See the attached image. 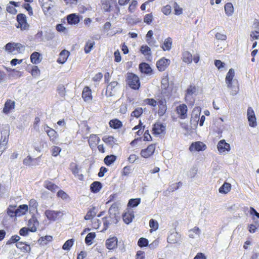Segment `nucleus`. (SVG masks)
<instances>
[{"instance_id": "f257e3e1", "label": "nucleus", "mask_w": 259, "mask_h": 259, "mask_svg": "<svg viewBox=\"0 0 259 259\" xmlns=\"http://www.w3.org/2000/svg\"><path fill=\"white\" fill-rule=\"evenodd\" d=\"M235 76V71L233 69H229L227 73L225 81L227 88L230 90V94L233 95H236L239 91V86L237 81L233 80Z\"/></svg>"}, {"instance_id": "f03ea898", "label": "nucleus", "mask_w": 259, "mask_h": 259, "mask_svg": "<svg viewBox=\"0 0 259 259\" xmlns=\"http://www.w3.org/2000/svg\"><path fill=\"white\" fill-rule=\"evenodd\" d=\"M39 223L35 218H32L28 221V226L29 228L23 227L19 231V234L22 236H26L29 231L35 232L37 230V227Z\"/></svg>"}, {"instance_id": "7ed1b4c3", "label": "nucleus", "mask_w": 259, "mask_h": 259, "mask_svg": "<svg viewBox=\"0 0 259 259\" xmlns=\"http://www.w3.org/2000/svg\"><path fill=\"white\" fill-rule=\"evenodd\" d=\"M126 81L129 87L134 90H137L140 87L139 77L133 73L127 74Z\"/></svg>"}, {"instance_id": "20e7f679", "label": "nucleus", "mask_w": 259, "mask_h": 259, "mask_svg": "<svg viewBox=\"0 0 259 259\" xmlns=\"http://www.w3.org/2000/svg\"><path fill=\"white\" fill-rule=\"evenodd\" d=\"M64 215L62 210H54L47 209L45 212V215L47 219L51 222H55L61 218Z\"/></svg>"}, {"instance_id": "39448f33", "label": "nucleus", "mask_w": 259, "mask_h": 259, "mask_svg": "<svg viewBox=\"0 0 259 259\" xmlns=\"http://www.w3.org/2000/svg\"><path fill=\"white\" fill-rule=\"evenodd\" d=\"M197 89L195 86L190 85L186 91L185 99L186 102L191 106H193L194 100L193 96L196 95Z\"/></svg>"}, {"instance_id": "423d86ee", "label": "nucleus", "mask_w": 259, "mask_h": 259, "mask_svg": "<svg viewBox=\"0 0 259 259\" xmlns=\"http://www.w3.org/2000/svg\"><path fill=\"white\" fill-rule=\"evenodd\" d=\"M17 21L18 23L17 28H20L22 30L29 29V25L27 22L26 16L24 14H19L17 16Z\"/></svg>"}, {"instance_id": "0eeeda50", "label": "nucleus", "mask_w": 259, "mask_h": 259, "mask_svg": "<svg viewBox=\"0 0 259 259\" xmlns=\"http://www.w3.org/2000/svg\"><path fill=\"white\" fill-rule=\"evenodd\" d=\"M118 88V83L117 81H112L109 83L105 92V96L107 97H111L115 95Z\"/></svg>"}, {"instance_id": "6e6552de", "label": "nucleus", "mask_w": 259, "mask_h": 259, "mask_svg": "<svg viewBox=\"0 0 259 259\" xmlns=\"http://www.w3.org/2000/svg\"><path fill=\"white\" fill-rule=\"evenodd\" d=\"M44 13L45 15L51 13L52 9L54 7V3L51 0H38Z\"/></svg>"}, {"instance_id": "1a4fd4ad", "label": "nucleus", "mask_w": 259, "mask_h": 259, "mask_svg": "<svg viewBox=\"0 0 259 259\" xmlns=\"http://www.w3.org/2000/svg\"><path fill=\"white\" fill-rule=\"evenodd\" d=\"M157 100V104L159 107L158 113L159 116H162L167 110L166 100L164 97H159Z\"/></svg>"}, {"instance_id": "9d476101", "label": "nucleus", "mask_w": 259, "mask_h": 259, "mask_svg": "<svg viewBox=\"0 0 259 259\" xmlns=\"http://www.w3.org/2000/svg\"><path fill=\"white\" fill-rule=\"evenodd\" d=\"M217 148L219 153L222 154L230 150V145L225 140H221L217 145Z\"/></svg>"}, {"instance_id": "9b49d317", "label": "nucleus", "mask_w": 259, "mask_h": 259, "mask_svg": "<svg viewBox=\"0 0 259 259\" xmlns=\"http://www.w3.org/2000/svg\"><path fill=\"white\" fill-rule=\"evenodd\" d=\"M170 62L169 59L165 58H162L159 60L156 63V66L157 69L160 71H164L166 68L168 66Z\"/></svg>"}, {"instance_id": "f8f14e48", "label": "nucleus", "mask_w": 259, "mask_h": 259, "mask_svg": "<svg viewBox=\"0 0 259 259\" xmlns=\"http://www.w3.org/2000/svg\"><path fill=\"white\" fill-rule=\"evenodd\" d=\"M155 150V145L151 144L146 149L142 150L140 154L143 157L147 158L153 155Z\"/></svg>"}, {"instance_id": "ddd939ff", "label": "nucleus", "mask_w": 259, "mask_h": 259, "mask_svg": "<svg viewBox=\"0 0 259 259\" xmlns=\"http://www.w3.org/2000/svg\"><path fill=\"white\" fill-rule=\"evenodd\" d=\"M20 5L19 2H15L14 1H10L9 3L7 5L6 10L7 12L11 14H16L17 13V10L15 7H18Z\"/></svg>"}, {"instance_id": "4468645a", "label": "nucleus", "mask_w": 259, "mask_h": 259, "mask_svg": "<svg viewBox=\"0 0 259 259\" xmlns=\"http://www.w3.org/2000/svg\"><path fill=\"white\" fill-rule=\"evenodd\" d=\"M15 103L11 100H8L5 103V106L3 110L4 113L6 114H9L10 111L14 109Z\"/></svg>"}, {"instance_id": "2eb2a0df", "label": "nucleus", "mask_w": 259, "mask_h": 259, "mask_svg": "<svg viewBox=\"0 0 259 259\" xmlns=\"http://www.w3.org/2000/svg\"><path fill=\"white\" fill-rule=\"evenodd\" d=\"M1 139L0 145L6 147V146L8 142L9 136V131L8 130H4L1 132Z\"/></svg>"}, {"instance_id": "dca6fc26", "label": "nucleus", "mask_w": 259, "mask_h": 259, "mask_svg": "<svg viewBox=\"0 0 259 259\" xmlns=\"http://www.w3.org/2000/svg\"><path fill=\"white\" fill-rule=\"evenodd\" d=\"M117 245V239L116 237H112L108 239L106 241V247L110 250L113 249Z\"/></svg>"}, {"instance_id": "f3484780", "label": "nucleus", "mask_w": 259, "mask_h": 259, "mask_svg": "<svg viewBox=\"0 0 259 259\" xmlns=\"http://www.w3.org/2000/svg\"><path fill=\"white\" fill-rule=\"evenodd\" d=\"M177 113L180 116L181 118L184 119L187 116V107L185 104L179 105L177 108Z\"/></svg>"}, {"instance_id": "a211bd4d", "label": "nucleus", "mask_w": 259, "mask_h": 259, "mask_svg": "<svg viewBox=\"0 0 259 259\" xmlns=\"http://www.w3.org/2000/svg\"><path fill=\"white\" fill-rule=\"evenodd\" d=\"M181 238V235L177 232L171 233L167 237V242L169 243L175 244L178 243Z\"/></svg>"}, {"instance_id": "6ab92c4d", "label": "nucleus", "mask_w": 259, "mask_h": 259, "mask_svg": "<svg viewBox=\"0 0 259 259\" xmlns=\"http://www.w3.org/2000/svg\"><path fill=\"white\" fill-rule=\"evenodd\" d=\"M165 126L161 123H155L153 125L152 131L155 135H160L164 132Z\"/></svg>"}, {"instance_id": "aec40b11", "label": "nucleus", "mask_w": 259, "mask_h": 259, "mask_svg": "<svg viewBox=\"0 0 259 259\" xmlns=\"http://www.w3.org/2000/svg\"><path fill=\"white\" fill-rule=\"evenodd\" d=\"M120 205L119 202H116L112 204L109 209L110 217H115L118 214V208Z\"/></svg>"}, {"instance_id": "412c9836", "label": "nucleus", "mask_w": 259, "mask_h": 259, "mask_svg": "<svg viewBox=\"0 0 259 259\" xmlns=\"http://www.w3.org/2000/svg\"><path fill=\"white\" fill-rule=\"evenodd\" d=\"M82 97L85 102L91 101L92 99L91 90L88 87L84 88L82 93Z\"/></svg>"}, {"instance_id": "4be33fe9", "label": "nucleus", "mask_w": 259, "mask_h": 259, "mask_svg": "<svg viewBox=\"0 0 259 259\" xmlns=\"http://www.w3.org/2000/svg\"><path fill=\"white\" fill-rule=\"evenodd\" d=\"M67 20L70 24H77L80 21L79 16L75 13L69 14L67 16Z\"/></svg>"}, {"instance_id": "5701e85b", "label": "nucleus", "mask_w": 259, "mask_h": 259, "mask_svg": "<svg viewBox=\"0 0 259 259\" xmlns=\"http://www.w3.org/2000/svg\"><path fill=\"white\" fill-rule=\"evenodd\" d=\"M100 138L96 135H91L88 140L89 145L91 148H93L99 143Z\"/></svg>"}, {"instance_id": "b1692460", "label": "nucleus", "mask_w": 259, "mask_h": 259, "mask_svg": "<svg viewBox=\"0 0 259 259\" xmlns=\"http://www.w3.org/2000/svg\"><path fill=\"white\" fill-rule=\"evenodd\" d=\"M47 134L50 138V140L53 144H57L58 138L57 133L52 128V130H49V131H47Z\"/></svg>"}, {"instance_id": "393cba45", "label": "nucleus", "mask_w": 259, "mask_h": 259, "mask_svg": "<svg viewBox=\"0 0 259 259\" xmlns=\"http://www.w3.org/2000/svg\"><path fill=\"white\" fill-rule=\"evenodd\" d=\"M206 146L203 143L200 142H197L191 144L190 147V150H195L199 151L201 150H204L205 149Z\"/></svg>"}, {"instance_id": "a878e982", "label": "nucleus", "mask_w": 259, "mask_h": 259, "mask_svg": "<svg viewBox=\"0 0 259 259\" xmlns=\"http://www.w3.org/2000/svg\"><path fill=\"white\" fill-rule=\"evenodd\" d=\"M201 113V108L199 107H196L192 112V120L198 123Z\"/></svg>"}, {"instance_id": "bb28decb", "label": "nucleus", "mask_w": 259, "mask_h": 259, "mask_svg": "<svg viewBox=\"0 0 259 259\" xmlns=\"http://www.w3.org/2000/svg\"><path fill=\"white\" fill-rule=\"evenodd\" d=\"M69 55V52L68 51L66 50L62 51L59 54L57 62L60 64L64 63L66 61Z\"/></svg>"}, {"instance_id": "cd10ccee", "label": "nucleus", "mask_w": 259, "mask_h": 259, "mask_svg": "<svg viewBox=\"0 0 259 259\" xmlns=\"http://www.w3.org/2000/svg\"><path fill=\"white\" fill-rule=\"evenodd\" d=\"M71 171L74 175L75 177H77L79 180H82L83 179V176L82 174L79 173V169L78 167V165L74 163H72L71 164Z\"/></svg>"}, {"instance_id": "c85d7f7f", "label": "nucleus", "mask_w": 259, "mask_h": 259, "mask_svg": "<svg viewBox=\"0 0 259 259\" xmlns=\"http://www.w3.org/2000/svg\"><path fill=\"white\" fill-rule=\"evenodd\" d=\"M98 209L96 207H93L90 208L84 216L85 220H90L92 219L97 214Z\"/></svg>"}, {"instance_id": "c756f323", "label": "nucleus", "mask_w": 259, "mask_h": 259, "mask_svg": "<svg viewBox=\"0 0 259 259\" xmlns=\"http://www.w3.org/2000/svg\"><path fill=\"white\" fill-rule=\"evenodd\" d=\"M139 69L141 72L148 74L152 72L150 65L146 63H142L139 65Z\"/></svg>"}, {"instance_id": "7c9ffc66", "label": "nucleus", "mask_w": 259, "mask_h": 259, "mask_svg": "<svg viewBox=\"0 0 259 259\" xmlns=\"http://www.w3.org/2000/svg\"><path fill=\"white\" fill-rule=\"evenodd\" d=\"M102 187L101 183L98 181L94 182L90 186L91 191L94 193L99 192Z\"/></svg>"}, {"instance_id": "2f4dec72", "label": "nucleus", "mask_w": 259, "mask_h": 259, "mask_svg": "<svg viewBox=\"0 0 259 259\" xmlns=\"http://www.w3.org/2000/svg\"><path fill=\"white\" fill-rule=\"evenodd\" d=\"M30 60L33 64H39L41 61L40 53L37 52H33L30 56Z\"/></svg>"}, {"instance_id": "473e14b6", "label": "nucleus", "mask_w": 259, "mask_h": 259, "mask_svg": "<svg viewBox=\"0 0 259 259\" xmlns=\"http://www.w3.org/2000/svg\"><path fill=\"white\" fill-rule=\"evenodd\" d=\"M28 210V206L26 204L20 205L16 208V215L17 217L22 216L26 213Z\"/></svg>"}, {"instance_id": "72a5a7b5", "label": "nucleus", "mask_w": 259, "mask_h": 259, "mask_svg": "<svg viewBox=\"0 0 259 259\" xmlns=\"http://www.w3.org/2000/svg\"><path fill=\"white\" fill-rule=\"evenodd\" d=\"M44 187L46 188L49 190H50L51 191L54 192L56 190H57L59 189V187L55 185V184L53 183L52 182L49 181H46L44 182Z\"/></svg>"}, {"instance_id": "f704fd0d", "label": "nucleus", "mask_w": 259, "mask_h": 259, "mask_svg": "<svg viewBox=\"0 0 259 259\" xmlns=\"http://www.w3.org/2000/svg\"><path fill=\"white\" fill-rule=\"evenodd\" d=\"M225 11L226 14L228 16H231L234 12V7L231 3H228L225 5Z\"/></svg>"}, {"instance_id": "c9c22d12", "label": "nucleus", "mask_w": 259, "mask_h": 259, "mask_svg": "<svg viewBox=\"0 0 259 259\" xmlns=\"http://www.w3.org/2000/svg\"><path fill=\"white\" fill-rule=\"evenodd\" d=\"M123 220L126 224H129L133 221L134 218V215L132 213L126 212L123 214Z\"/></svg>"}, {"instance_id": "e433bc0d", "label": "nucleus", "mask_w": 259, "mask_h": 259, "mask_svg": "<svg viewBox=\"0 0 259 259\" xmlns=\"http://www.w3.org/2000/svg\"><path fill=\"white\" fill-rule=\"evenodd\" d=\"M171 38L168 37L165 39L163 45L161 47L164 51H169L171 49Z\"/></svg>"}, {"instance_id": "4c0bfd02", "label": "nucleus", "mask_w": 259, "mask_h": 259, "mask_svg": "<svg viewBox=\"0 0 259 259\" xmlns=\"http://www.w3.org/2000/svg\"><path fill=\"white\" fill-rule=\"evenodd\" d=\"M16 246L18 248H19L24 251L28 252L30 250V247L29 245L22 242H17L16 244Z\"/></svg>"}, {"instance_id": "58836bf2", "label": "nucleus", "mask_w": 259, "mask_h": 259, "mask_svg": "<svg viewBox=\"0 0 259 259\" xmlns=\"http://www.w3.org/2000/svg\"><path fill=\"white\" fill-rule=\"evenodd\" d=\"M183 60L184 62L190 64L192 61V55L188 51H185L183 53Z\"/></svg>"}, {"instance_id": "ea45409f", "label": "nucleus", "mask_w": 259, "mask_h": 259, "mask_svg": "<svg viewBox=\"0 0 259 259\" xmlns=\"http://www.w3.org/2000/svg\"><path fill=\"white\" fill-rule=\"evenodd\" d=\"M200 230L198 227H195L189 231V236L191 238H195L196 236H199L200 234Z\"/></svg>"}, {"instance_id": "a19ab883", "label": "nucleus", "mask_w": 259, "mask_h": 259, "mask_svg": "<svg viewBox=\"0 0 259 259\" xmlns=\"http://www.w3.org/2000/svg\"><path fill=\"white\" fill-rule=\"evenodd\" d=\"M255 26L256 30L252 31L250 33V37L252 39H259V22H257L254 23Z\"/></svg>"}, {"instance_id": "79ce46f5", "label": "nucleus", "mask_w": 259, "mask_h": 259, "mask_svg": "<svg viewBox=\"0 0 259 259\" xmlns=\"http://www.w3.org/2000/svg\"><path fill=\"white\" fill-rule=\"evenodd\" d=\"M231 189V185L228 183H224V184L219 188V191L220 193L226 194Z\"/></svg>"}, {"instance_id": "37998d69", "label": "nucleus", "mask_w": 259, "mask_h": 259, "mask_svg": "<svg viewBox=\"0 0 259 259\" xmlns=\"http://www.w3.org/2000/svg\"><path fill=\"white\" fill-rule=\"evenodd\" d=\"M103 141L106 144H109L112 146L114 144H116V140H115L112 136H105L102 138Z\"/></svg>"}, {"instance_id": "c03bdc74", "label": "nucleus", "mask_w": 259, "mask_h": 259, "mask_svg": "<svg viewBox=\"0 0 259 259\" xmlns=\"http://www.w3.org/2000/svg\"><path fill=\"white\" fill-rule=\"evenodd\" d=\"M109 124L111 127L117 129L122 126V122L120 120L115 119L111 120L109 122Z\"/></svg>"}, {"instance_id": "a18cd8bd", "label": "nucleus", "mask_w": 259, "mask_h": 259, "mask_svg": "<svg viewBox=\"0 0 259 259\" xmlns=\"http://www.w3.org/2000/svg\"><path fill=\"white\" fill-rule=\"evenodd\" d=\"M116 159V157L114 155L106 156L104 158V162L107 165L112 164Z\"/></svg>"}, {"instance_id": "49530a36", "label": "nucleus", "mask_w": 259, "mask_h": 259, "mask_svg": "<svg viewBox=\"0 0 259 259\" xmlns=\"http://www.w3.org/2000/svg\"><path fill=\"white\" fill-rule=\"evenodd\" d=\"M141 202V198L130 199L128 202V206L135 207L138 206Z\"/></svg>"}, {"instance_id": "de8ad7c7", "label": "nucleus", "mask_w": 259, "mask_h": 259, "mask_svg": "<svg viewBox=\"0 0 259 259\" xmlns=\"http://www.w3.org/2000/svg\"><path fill=\"white\" fill-rule=\"evenodd\" d=\"M96 234L94 232L89 233L85 238V243L88 245H90L92 244V240L95 238Z\"/></svg>"}, {"instance_id": "09e8293b", "label": "nucleus", "mask_w": 259, "mask_h": 259, "mask_svg": "<svg viewBox=\"0 0 259 259\" xmlns=\"http://www.w3.org/2000/svg\"><path fill=\"white\" fill-rule=\"evenodd\" d=\"M140 51L142 54L144 56H149L151 55V51L150 48L146 46L143 45L141 47Z\"/></svg>"}, {"instance_id": "8fccbe9b", "label": "nucleus", "mask_w": 259, "mask_h": 259, "mask_svg": "<svg viewBox=\"0 0 259 259\" xmlns=\"http://www.w3.org/2000/svg\"><path fill=\"white\" fill-rule=\"evenodd\" d=\"M95 45V42L94 41L89 40L85 44L84 46V52L86 54L89 53L92 49H93L94 46Z\"/></svg>"}, {"instance_id": "3c124183", "label": "nucleus", "mask_w": 259, "mask_h": 259, "mask_svg": "<svg viewBox=\"0 0 259 259\" xmlns=\"http://www.w3.org/2000/svg\"><path fill=\"white\" fill-rule=\"evenodd\" d=\"M5 51L10 53H13L15 51V42H10L5 46Z\"/></svg>"}, {"instance_id": "603ef678", "label": "nucleus", "mask_w": 259, "mask_h": 259, "mask_svg": "<svg viewBox=\"0 0 259 259\" xmlns=\"http://www.w3.org/2000/svg\"><path fill=\"white\" fill-rule=\"evenodd\" d=\"M74 242L73 239H69L67 240L62 246L63 249L65 250H70V248L72 246Z\"/></svg>"}, {"instance_id": "864d4df0", "label": "nucleus", "mask_w": 259, "mask_h": 259, "mask_svg": "<svg viewBox=\"0 0 259 259\" xmlns=\"http://www.w3.org/2000/svg\"><path fill=\"white\" fill-rule=\"evenodd\" d=\"M8 214L11 218L14 217H17L16 215V206H10L7 209Z\"/></svg>"}, {"instance_id": "5fc2aeb1", "label": "nucleus", "mask_w": 259, "mask_h": 259, "mask_svg": "<svg viewBox=\"0 0 259 259\" xmlns=\"http://www.w3.org/2000/svg\"><path fill=\"white\" fill-rule=\"evenodd\" d=\"M20 239V237L19 236H18L17 235H13V236H11V237L10 238V239L9 240L7 241L6 244L9 245V244H11L14 243H17V242H19Z\"/></svg>"}, {"instance_id": "6e6d98bb", "label": "nucleus", "mask_w": 259, "mask_h": 259, "mask_svg": "<svg viewBox=\"0 0 259 259\" xmlns=\"http://www.w3.org/2000/svg\"><path fill=\"white\" fill-rule=\"evenodd\" d=\"M143 113V109L141 107L136 108L131 113V116L135 117L136 118L139 117Z\"/></svg>"}, {"instance_id": "4d7b16f0", "label": "nucleus", "mask_w": 259, "mask_h": 259, "mask_svg": "<svg viewBox=\"0 0 259 259\" xmlns=\"http://www.w3.org/2000/svg\"><path fill=\"white\" fill-rule=\"evenodd\" d=\"M35 159L31 158L30 156H28L23 160V164L27 166H32L34 164L33 162L35 160Z\"/></svg>"}, {"instance_id": "13d9d810", "label": "nucleus", "mask_w": 259, "mask_h": 259, "mask_svg": "<svg viewBox=\"0 0 259 259\" xmlns=\"http://www.w3.org/2000/svg\"><path fill=\"white\" fill-rule=\"evenodd\" d=\"M174 11H175V14L176 15H180L182 14L183 13V10L179 6V5L177 4V3L175 2L174 3Z\"/></svg>"}, {"instance_id": "bf43d9fd", "label": "nucleus", "mask_w": 259, "mask_h": 259, "mask_svg": "<svg viewBox=\"0 0 259 259\" xmlns=\"http://www.w3.org/2000/svg\"><path fill=\"white\" fill-rule=\"evenodd\" d=\"M138 245L141 247L147 246L148 245V240L145 238L141 237L138 241Z\"/></svg>"}, {"instance_id": "052dcab7", "label": "nucleus", "mask_w": 259, "mask_h": 259, "mask_svg": "<svg viewBox=\"0 0 259 259\" xmlns=\"http://www.w3.org/2000/svg\"><path fill=\"white\" fill-rule=\"evenodd\" d=\"M15 51H17V53H22L25 50L24 46L22 45L20 43L15 42Z\"/></svg>"}, {"instance_id": "680f3d73", "label": "nucleus", "mask_w": 259, "mask_h": 259, "mask_svg": "<svg viewBox=\"0 0 259 259\" xmlns=\"http://www.w3.org/2000/svg\"><path fill=\"white\" fill-rule=\"evenodd\" d=\"M197 171H198L197 168L196 166H193L191 168V169L188 171V176L189 177L193 178L195 177V176L197 174Z\"/></svg>"}, {"instance_id": "e2e57ef3", "label": "nucleus", "mask_w": 259, "mask_h": 259, "mask_svg": "<svg viewBox=\"0 0 259 259\" xmlns=\"http://www.w3.org/2000/svg\"><path fill=\"white\" fill-rule=\"evenodd\" d=\"M57 92L62 97H64L66 94L65 88L63 85H59L57 88Z\"/></svg>"}, {"instance_id": "0e129e2a", "label": "nucleus", "mask_w": 259, "mask_h": 259, "mask_svg": "<svg viewBox=\"0 0 259 259\" xmlns=\"http://www.w3.org/2000/svg\"><path fill=\"white\" fill-rule=\"evenodd\" d=\"M40 70L37 66H33L31 69V73L33 77H37L40 75Z\"/></svg>"}, {"instance_id": "69168bd1", "label": "nucleus", "mask_w": 259, "mask_h": 259, "mask_svg": "<svg viewBox=\"0 0 259 259\" xmlns=\"http://www.w3.org/2000/svg\"><path fill=\"white\" fill-rule=\"evenodd\" d=\"M162 12L165 15H168L171 13V8L170 5H167L164 6L161 9Z\"/></svg>"}, {"instance_id": "338daca9", "label": "nucleus", "mask_w": 259, "mask_h": 259, "mask_svg": "<svg viewBox=\"0 0 259 259\" xmlns=\"http://www.w3.org/2000/svg\"><path fill=\"white\" fill-rule=\"evenodd\" d=\"M149 226L151 229H153L154 230H156L158 228V222L153 219H151L149 221Z\"/></svg>"}, {"instance_id": "774afa93", "label": "nucleus", "mask_w": 259, "mask_h": 259, "mask_svg": "<svg viewBox=\"0 0 259 259\" xmlns=\"http://www.w3.org/2000/svg\"><path fill=\"white\" fill-rule=\"evenodd\" d=\"M144 102L150 106L152 107H156L157 105V101L154 99L147 98L144 100Z\"/></svg>"}]
</instances>
